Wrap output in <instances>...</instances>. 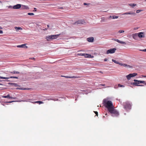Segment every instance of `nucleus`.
<instances>
[{
	"instance_id": "1",
	"label": "nucleus",
	"mask_w": 146,
	"mask_h": 146,
	"mask_svg": "<svg viewBox=\"0 0 146 146\" xmlns=\"http://www.w3.org/2000/svg\"><path fill=\"white\" fill-rule=\"evenodd\" d=\"M103 104L110 113L114 114L117 116L119 115V112L114 109V106L111 101H108L107 99H104L103 100Z\"/></svg>"
},
{
	"instance_id": "2",
	"label": "nucleus",
	"mask_w": 146,
	"mask_h": 146,
	"mask_svg": "<svg viewBox=\"0 0 146 146\" xmlns=\"http://www.w3.org/2000/svg\"><path fill=\"white\" fill-rule=\"evenodd\" d=\"M60 35H53L46 36V39L48 41H49L51 40L56 39Z\"/></svg>"
},
{
	"instance_id": "3",
	"label": "nucleus",
	"mask_w": 146,
	"mask_h": 146,
	"mask_svg": "<svg viewBox=\"0 0 146 146\" xmlns=\"http://www.w3.org/2000/svg\"><path fill=\"white\" fill-rule=\"evenodd\" d=\"M124 108L126 110H130L131 108V105L128 102H123V103Z\"/></svg>"
},
{
	"instance_id": "4",
	"label": "nucleus",
	"mask_w": 146,
	"mask_h": 146,
	"mask_svg": "<svg viewBox=\"0 0 146 146\" xmlns=\"http://www.w3.org/2000/svg\"><path fill=\"white\" fill-rule=\"evenodd\" d=\"M134 81L135 82H134L132 83V84L133 85L136 86H142V85H138L140 83H145V81H140V80H138L135 79H134Z\"/></svg>"
},
{
	"instance_id": "5",
	"label": "nucleus",
	"mask_w": 146,
	"mask_h": 146,
	"mask_svg": "<svg viewBox=\"0 0 146 146\" xmlns=\"http://www.w3.org/2000/svg\"><path fill=\"white\" fill-rule=\"evenodd\" d=\"M116 50L115 48H111L109 50H108L107 51L106 53L109 54V53H113L115 52V50Z\"/></svg>"
},
{
	"instance_id": "6",
	"label": "nucleus",
	"mask_w": 146,
	"mask_h": 146,
	"mask_svg": "<svg viewBox=\"0 0 146 146\" xmlns=\"http://www.w3.org/2000/svg\"><path fill=\"white\" fill-rule=\"evenodd\" d=\"M84 23V21L83 20H79L75 22L74 23V24L76 25L78 24H83Z\"/></svg>"
},
{
	"instance_id": "7",
	"label": "nucleus",
	"mask_w": 146,
	"mask_h": 146,
	"mask_svg": "<svg viewBox=\"0 0 146 146\" xmlns=\"http://www.w3.org/2000/svg\"><path fill=\"white\" fill-rule=\"evenodd\" d=\"M78 55L81 56H84L86 57L91 58V55L87 54H80Z\"/></svg>"
},
{
	"instance_id": "8",
	"label": "nucleus",
	"mask_w": 146,
	"mask_h": 146,
	"mask_svg": "<svg viewBox=\"0 0 146 146\" xmlns=\"http://www.w3.org/2000/svg\"><path fill=\"white\" fill-rule=\"evenodd\" d=\"M22 5L20 4H17L13 6V9H18L21 7Z\"/></svg>"
},
{
	"instance_id": "9",
	"label": "nucleus",
	"mask_w": 146,
	"mask_h": 146,
	"mask_svg": "<svg viewBox=\"0 0 146 146\" xmlns=\"http://www.w3.org/2000/svg\"><path fill=\"white\" fill-rule=\"evenodd\" d=\"M2 97L3 98H7L9 99H15L16 98H13L12 96H10V95L9 94H7V96H3Z\"/></svg>"
},
{
	"instance_id": "10",
	"label": "nucleus",
	"mask_w": 146,
	"mask_h": 146,
	"mask_svg": "<svg viewBox=\"0 0 146 146\" xmlns=\"http://www.w3.org/2000/svg\"><path fill=\"white\" fill-rule=\"evenodd\" d=\"M9 78H16L17 79L18 78V77L17 76H11L10 78L9 77H1L0 76V79H8Z\"/></svg>"
},
{
	"instance_id": "11",
	"label": "nucleus",
	"mask_w": 146,
	"mask_h": 146,
	"mask_svg": "<svg viewBox=\"0 0 146 146\" xmlns=\"http://www.w3.org/2000/svg\"><path fill=\"white\" fill-rule=\"evenodd\" d=\"M135 13L134 12L130 11L128 12H126L123 13L122 15H135Z\"/></svg>"
},
{
	"instance_id": "12",
	"label": "nucleus",
	"mask_w": 146,
	"mask_h": 146,
	"mask_svg": "<svg viewBox=\"0 0 146 146\" xmlns=\"http://www.w3.org/2000/svg\"><path fill=\"white\" fill-rule=\"evenodd\" d=\"M62 77H65L67 78H78V77L77 76H62Z\"/></svg>"
},
{
	"instance_id": "13",
	"label": "nucleus",
	"mask_w": 146,
	"mask_h": 146,
	"mask_svg": "<svg viewBox=\"0 0 146 146\" xmlns=\"http://www.w3.org/2000/svg\"><path fill=\"white\" fill-rule=\"evenodd\" d=\"M17 47L19 48H27V46L25 45V44H22L21 45H19L17 46Z\"/></svg>"
},
{
	"instance_id": "14",
	"label": "nucleus",
	"mask_w": 146,
	"mask_h": 146,
	"mask_svg": "<svg viewBox=\"0 0 146 146\" xmlns=\"http://www.w3.org/2000/svg\"><path fill=\"white\" fill-rule=\"evenodd\" d=\"M94 40V38L93 37H90L87 38V40L89 42H93Z\"/></svg>"
},
{
	"instance_id": "15",
	"label": "nucleus",
	"mask_w": 146,
	"mask_h": 146,
	"mask_svg": "<svg viewBox=\"0 0 146 146\" xmlns=\"http://www.w3.org/2000/svg\"><path fill=\"white\" fill-rule=\"evenodd\" d=\"M21 6V7L22 9H29V8L27 6L22 5Z\"/></svg>"
},
{
	"instance_id": "16",
	"label": "nucleus",
	"mask_w": 146,
	"mask_h": 146,
	"mask_svg": "<svg viewBox=\"0 0 146 146\" xmlns=\"http://www.w3.org/2000/svg\"><path fill=\"white\" fill-rule=\"evenodd\" d=\"M132 35L133 38L135 39H136L138 36L137 33L133 34Z\"/></svg>"
},
{
	"instance_id": "17",
	"label": "nucleus",
	"mask_w": 146,
	"mask_h": 146,
	"mask_svg": "<svg viewBox=\"0 0 146 146\" xmlns=\"http://www.w3.org/2000/svg\"><path fill=\"white\" fill-rule=\"evenodd\" d=\"M143 33L142 32L139 33H137L138 36L140 38H142L143 37Z\"/></svg>"
},
{
	"instance_id": "18",
	"label": "nucleus",
	"mask_w": 146,
	"mask_h": 146,
	"mask_svg": "<svg viewBox=\"0 0 146 146\" xmlns=\"http://www.w3.org/2000/svg\"><path fill=\"white\" fill-rule=\"evenodd\" d=\"M115 40L117 41V42L121 43V44H126V43L125 42H123L122 41H121L117 39H115Z\"/></svg>"
},
{
	"instance_id": "19",
	"label": "nucleus",
	"mask_w": 146,
	"mask_h": 146,
	"mask_svg": "<svg viewBox=\"0 0 146 146\" xmlns=\"http://www.w3.org/2000/svg\"><path fill=\"white\" fill-rule=\"evenodd\" d=\"M126 77L127 78L128 80H130L131 78L132 77V76L131 75V74H129V75L126 76Z\"/></svg>"
},
{
	"instance_id": "20",
	"label": "nucleus",
	"mask_w": 146,
	"mask_h": 146,
	"mask_svg": "<svg viewBox=\"0 0 146 146\" xmlns=\"http://www.w3.org/2000/svg\"><path fill=\"white\" fill-rule=\"evenodd\" d=\"M31 102L33 103H34V104L35 103H37L38 104H42L44 103L43 102H42V101H40L32 102Z\"/></svg>"
},
{
	"instance_id": "21",
	"label": "nucleus",
	"mask_w": 146,
	"mask_h": 146,
	"mask_svg": "<svg viewBox=\"0 0 146 146\" xmlns=\"http://www.w3.org/2000/svg\"><path fill=\"white\" fill-rule=\"evenodd\" d=\"M15 29L17 31H18L19 30H22V28L20 27H15Z\"/></svg>"
},
{
	"instance_id": "22",
	"label": "nucleus",
	"mask_w": 146,
	"mask_h": 146,
	"mask_svg": "<svg viewBox=\"0 0 146 146\" xmlns=\"http://www.w3.org/2000/svg\"><path fill=\"white\" fill-rule=\"evenodd\" d=\"M136 5V4H135V3H131L129 4V5L132 7H133L135 6Z\"/></svg>"
},
{
	"instance_id": "23",
	"label": "nucleus",
	"mask_w": 146,
	"mask_h": 146,
	"mask_svg": "<svg viewBox=\"0 0 146 146\" xmlns=\"http://www.w3.org/2000/svg\"><path fill=\"white\" fill-rule=\"evenodd\" d=\"M11 73L12 74H18L19 73V72L18 71H14L12 72H11Z\"/></svg>"
},
{
	"instance_id": "24",
	"label": "nucleus",
	"mask_w": 146,
	"mask_h": 146,
	"mask_svg": "<svg viewBox=\"0 0 146 146\" xmlns=\"http://www.w3.org/2000/svg\"><path fill=\"white\" fill-rule=\"evenodd\" d=\"M110 17H111L112 19H117L118 18V16H110Z\"/></svg>"
},
{
	"instance_id": "25",
	"label": "nucleus",
	"mask_w": 146,
	"mask_h": 146,
	"mask_svg": "<svg viewBox=\"0 0 146 146\" xmlns=\"http://www.w3.org/2000/svg\"><path fill=\"white\" fill-rule=\"evenodd\" d=\"M131 74L132 77L135 76L137 75V74L136 73H134Z\"/></svg>"
},
{
	"instance_id": "26",
	"label": "nucleus",
	"mask_w": 146,
	"mask_h": 146,
	"mask_svg": "<svg viewBox=\"0 0 146 146\" xmlns=\"http://www.w3.org/2000/svg\"><path fill=\"white\" fill-rule=\"evenodd\" d=\"M122 66L123 67H129L130 66L129 65H127L125 64H123V65H122Z\"/></svg>"
},
{
	"instance_id": "27",
	"label": "nucleus",
	"mask_w": 146,
	"mask_h": 146,
	"mask_svg": "<svg viewBox=\"0 0 146 146\" xmlns=\"http://www.w3.org/2000/svg\"><path fill=\"white\" fill-rule=\"evenodd\" d=\"M112 62H114L116 64H119V62L115 60L112 59Z\"/></svg>"
},
{
	"instance_id": "28",
	"label": "nucleus",
	"mask_w": 146,
	"mask_h": 146,
	"mask_svg": "<svg viewBox=\"0 0 146 146\" xmlns=\"http://www.w3.org/2000/svg\"><path fill=\"white\" fill-rule=\"evenodd\" d=\"M118 86L119 87H124V86L123 85H121V84H118Z\"/></svg>"
},
{
	"instance_id": "29",
	"label": "nucleus",
	"mask_w": 146,
	"mask_h": 146,
	"mask_svg": "<svg viewBox=\"0 0 146 146\" xmlns=\"http://www.w3.org/2000/svg\"><path fill=\"white\" fill-rule=\"evenodd\" d=\"M27 14L28 15H34V14L33 13H28Z\"/></svg>"
},
{
	"instance_id": "30",
	"label": "nucleus",
	"mask_w": 146,
	"mask_h": 146,
	"mask_svg": "<svg viewBox=\"0 0 146 146\" xmlns=\"http://www.w3.org/2000/svg\"><path fill=\"white\" fill-rule=\"evenodd\" d=\"M8 8L12 9L13 8V7L12 6H8L7 7Z\"/></svg>"
},
{
	"instance_id": "31",
	"label": "nucleus",
	"mask_w": 146,
	"mask_h": 146,
	"mask_svg": "<svg viewBox=\"0 0 146 146\" xmlns=\"http://www.w3.org/2000/svg\"><path fill=\"white\" fill-rule=\"evenodd\" d=\"M142 10H138L136 11V12L137 13H139Z\"/></svg>"
},
{
	"instance_id": "32",
	"label": "nucleus",
	"mask_w": 146,
	"mask_h": 146,
	"mask_svg": "<svg viewBox=\"0 0 146 146\" xmlns=\"http://www.w3.org/2000/svg\"><path fill=\"white\" fill-rule=\"evenodd\" d=\"M118 32L119 33H123L124 32V31L123 30H119Z\"/></svg>"
},
{
	"instance_id": "33",
	"label": "nucleus",
	"mask_w": 146,
	"mask_h": 146,
	"mask_svg": "<svg viewBox=\"0 0 146 146\" xmlns=\"http://www.w3.org/2000/svg\"><path fill=\"white\" fill-rule=\"evenodd\" d=\"M12 84H13L15 86H18V85L17 84L15 83H12Z\"/></svg>"
},
{
	"instance_id": "34",
	"label": "nucleus",
	"mask_w": 146,
	"mask_h": 146,
	"mask_svg": "<svg viewBox=\"0 0 146 146\" xmlns=\"http://www.w3.org/2000/svg\"><path fill=\"white\" fill-rule=\"evenodd\" d=\"M94 112L95 113V114H96V115L98 116V112L96 111H94Z\"/></svg>"
},
{
	"instance_id": "35",
	"label": "nucleus",
	"mask_w": 146,
	"mask_h": 146,
	"mask_svg": "<svg viewBox=\"0 0 146 146\" xmlns=\"http://www.w3.org/2000/svg\"><path fill=\"white\" fill-rule=\"evenodd\" d=\"M123 63H119V64H119V65H120L121 66H122V65H123Z\"/></svg>"
},
{
	"instance_id": "36",
	"label": "nucleus",
	"mask_w": 146,
	"mask_h": 146,
	"mask_svg": "<svg viewBox=\"0 0 146 146\" xmlns=\"http://www.w3.org/2000/svg\"><path fill=\"white\" fill-rule=\"evenodd\" d=\"M3 33V31L2 30H0V34H2Z\"/></svg>"
},
{
	"instance_id": "37",
	"label": "nucleus",
	"mask_w": 146,
	"mask_h": 146,
	"mask_svg": "<svg viewBox=\"0 0 146 146\" xmlns=\"http://www.w3.org/2000/svg\"><path fill=\"white\" fill-rule=\"evenodd\" d=\"M141 76H142V77H144V78L146 77V76L142 75Z\"/></svg>"
},
{
	"instance_id": "38",
	"label": "nucleus",
	"mask_w": 146,
	"mask_h": 146,
	"mask_svg": "<svg viewBox=\"0 0 146 146\" xmlns=\"http://www.w3.org/2000/svg\"><path fill=\"white\" fill-rule=\"evenodd\" d=\"M21 101H23V102H27L28 101H23V100H22V101H18V102H21Z\"/></svg>"
},
{
	"instance_id": "39",
	"label": "nucleus",
	"mask_w": 146,
	"mask_h": 146,
	"mask_svg": "<svg viewBox=\"0 0 146 146\" xmlns=\"http://www.w3.org/2000/svg\"><path fill=\"white\" fill-rule=\"evenodd\" d=\"M141 50L144 52H146V49H144Z\"/></svg>"
},
{
	"instance_id": "40",
	"label": "nucleus",
	"mask_w": 146,
	"mask_h": 146,
	"mask_svg": "<svg viewBox=\"0 0 146 146\" xmlns=\"http://www.w3.org/2000/svg\"><path fill=\"white\" fill-rule=\"evenodd\" d=\"M107 60V58H105L104 59V61H106Z\"/></svg>"
},
{
	"instance_id": "41",
	"label": "nucleus",
	"mask_w": 146,
	"mask_h": 146,
	"mask_svg": "<svg viewBox=\"0 0 146 146\" xmlns=\"http://www.w3.org/2000/svg\"><path fill=\"white\" fill-rule=\"evenodd\" d=\"M100 85L104 86H105V84H101Z\"/></svg>"
},
{
	"instance_id": "42",
	"label": "nucleus",
	"mask_w": 146,
	"mask_h": 146,
	"mask_svg": "<svg viewBox=\"0 0 146 146\" xmlns=\"http://www.w3.org/2000/svg\"><path fill=\"white\" fill-rule=\"evenodd\" d=\"M87 4V3H84V5H86Z\"/></svg>"
},
{
	"instance_id": "43",
	"label": "nucleus",
	"mask_w": 146,
	"mask_h": 146,
	"mask_svg": "<svg viewBox=\"0 0 146 146\" xmlns=\"http://www.w3.org/2000/svg\"><path fill=\"white\" fill-rule=\"evenodd\" d=\"M100 73H103V72L101 71H100Z\"/></svg>"
},
{
	"instance_id": "44",
	"label": "nucleus",
	"mask_w": 146,
	"mask_h": 146,
	"mask_svg": "<svg viewBox=\"0 0 146 146\" xmlns=\"http://www.w3.org/2000/svg\"><path fill=\"white\" fill-rule=\"evenodd\" d=\"M14 102V101H10V102H9L11 103L12 102Z\"/></svg>"
},
{
	"instance_id": "45",
	"label": "nucleus",
	"mask_w": 146,
	"mask_h": 146,
	"mask_svg": "<svg viewBox=\"0 0 146 146\" xmlns=\"http://www.w3.org/2000/svg\"><path fill=\"white\" fill-rule=\"evenodd\" d=\"M137 29V28H134V29L135 30H136V29Z\"/></svg>"
},
{
	"instance_id": "46",
	"label": "nucleus",
	"mask_w": 146,
	"mask_h": 146,
	"mask_svg": "<svg viewBox=\"0 0 146 146\" xmlns=\"http://www.w3.org/2000/svg\"><path fill=\"white\" fill-rule=\"evenodd\" d=\"M47 26L48 27H49V25H47Z\"/></svg>"
},
{
	"instance_id": "47",
	"label": "nucleus",
	"mask_w": 146,
	"mask_h": 146,
	"mask_svg": "<svg viewBox=\"0 0 146 146\" xmlns=\"http://www.w3.org/2000/svg\"><path fill=\"white\" fill-rule=\"evenodd\" d=\"M2 29V28L0 26V29Z\"/></svg>"
},
{
	"instance_id": "48",
	"label": "nucleus",
	"mask_w": 146,
	"mask_h": 146,
	"mask_svg": "<svg viewBox=\"0 0 146 146\" xmlns=\"http://www.w3.org/2000/svg\"><path fill=\"white\" fill-rule=\"evenodd\" d=\"M59 8H60V9H63V8L62 7H60Z\"/></svg>"
},
{
	"instance_id": "49",
	"label": "nucleus",
	"mask_w": 146,
	"mask_h": 146,
	"mask_svg": "<svg viewBox=\"0 0 146 146\" xmlns=\"http://www.w3.org/2000/svg\"><path fill=\"white\" fill-rule=\"evenodd\" d=\"M34 9L35 10V11H36V8H34Z\"/></svg>"
},
{
	"instance_id": "50",
	"label": "nucleus",
	"mask_w": 146,
	"mask_h": 146,
	"mask_svg": "<svg viewBox=\"0 0 146 146\" xmlns=\"http://www.w3.org/2000/svg\"><path fill=\"white\" fill-rule=\"evenodd\" d=\"M47 30V29L46 28L44 29V30Z\"/></svg>"
},
{
	"instance_id": "51",
	"label": "nucleus",
	"mask_w": 146,
	"mask_h": 146,
	"mask_svg": "<svg viewBox=\"0 0 146 146\" xmlns=\"http://www.w3.org/2000/svg\"><path fill=\"white\" fill-rule=\"evenodd\" d=\"M144 84H145V85H146V83H145H145H144Z\"/></svg>"
},
{
	"instance_id": "52",
	"label": "nucleus",
	"mask_w": 146,
	"mask_h": 146,
	"mask_svg": "<svg viewBox=\"0 0 146 146\" xmlns=\"http://www.w3.org/2000/svg\"><path fill=\"white\" fill-rule=\"evenodd\" d=\"M0 3H2V2H1V1H0Z\"/></svg>"
},
{
	"instance_id": "53",
	"label": "nucleus",
	"mask_w": 146,
	"mask_h": 146,
	"mask_svg": "<svg viewBox=\"0 0 146 146\" xmlns=\"http://www.w3.org/2000/svg\"><path fill=\"white\" fill-rule=\"evenodd\" d=\"M34 58H33V59H34Z\"/></svg>"
},
{
	"instance_id": "54",
	"label": "nucleus",
	"mask_w": 146,
	"mask_h": 146,
	"mask_svg": "<svg viewBox=\"0 0 146 146\" xmlns=\"http://www.w3.org/2000/svg\"><path fill=\"white\" fill-rule=\"evenodd\" d=\"M145 0V1H146V0Z\"/></svg>"
}]
</instances>
